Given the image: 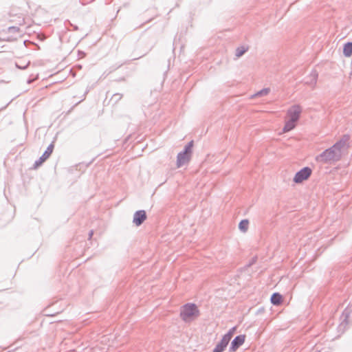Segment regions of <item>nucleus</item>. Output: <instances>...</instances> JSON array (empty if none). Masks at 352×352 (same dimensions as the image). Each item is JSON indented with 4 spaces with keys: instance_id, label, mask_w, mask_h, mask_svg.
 <instances>
[{
    "instance_id": "1",
    "label": "nucleus",
    "mask_w": 352,
    "mask_h": 352,
    "mask_svg": "<svg viewBox=\"0 0 352 352\" xmlns=\"http://www.w3.org/2000/svg\"><path fill=\"white\" fill-rule=\"evenodd\" d=\"M348 136L343 137L331 147L326 149L316 158V161L323 164H332L340 160L342 151L346 146Z\"/></svg>"
},
{
    "instance_id": "2",
    "label": "nucleus",
    "mask_w": 352,
    "mask_h": 352,
    "mask_svg": "<svg viewBox=\"0 0 352 352\" xmlns=\"http://www.w3.org/2000/svg\"><path fill=\"white\" fill-rule=\"evenodd\" d=\"M200 315L198 306L194 303H187L180 309V318L186 322H190L196 320Z\"/></svg>"
},
{
    "instance_id": "3",
    "label": "nucleus",
    "mask_w": 352,
    "mask_h": 352,
    "mask_svg": "<svg viewBox=\"0 0 352 352\" xmlns=\"http://www.w3.org/2000/svg\"><path fill=\"white\" fill-rule=\"evenodd\" d=\"M311 173L309 167H305L296 173L293 180L296 184L302 183L311 176Z\"/></svg>"
},
{
    "instance_id": "4",
    "label": "nucleus",
    "mask_w": 352,
    "mask_h": 352,
    "mask_svg": "<svg viewBox=\"0 0 352 352\" xmlns=\"http://www.w3.org/2000/svg\"><path fill=\"white\" fill-rule=\"evenodd\" d=\"M302 113V107L299 104H294L288 109L287 116L289 120L298 122Z\"/></svg>"
},
{
    "instance_id": "5",
    "label": "nucleus",
    "mask_w": 352,
    "mask_h": 352,
    "mask_svg": "<svg viewBox=\"0 0 352 352\" xmlns=\"http://www.w3.org/2000/svg\"><path fill=\"white\" fill-rule=\"evenodd\" d=\"M54 150V144H51L47 148L43 155L39 158L38 161L35 162V168H37L41 165L51 155Z\"/></svg>"
},
{
    "instance_id": "6",
    "label": "nucleus",
    "mask_w": 352,
    "mask_h": 352,
    "mask_svg": "<svg viewBox=\"0 0 352 352\" xmlns=\"http://www.w3.org/2000/svg\"><path fill=\"white\" fill-rule=\"evenodd\" d=\"M146 219V212L144 210H139L134 214L133 223L137 226H140Z\"/></svg>"
},
{
    "instance_id": "7",
    "label": "nucleus",
    "mask_w": 352,
    "mask_h": 352,
    "mask_svg": "<svg viewBox=\"0 0 352 352\" xmlns=\"http://www.w3.org/2000/svg\"><path fill=\"white\" fill-rule=\"evenodd\" d=\"M245 336L244 335H240L236 336L232 342L230 347V351H235L240 346H241L245 342Z\"/></svg>"
},
{
    "instance_id": "8",
    "label": "nucleus",
    "mask_w": 352,
    "mask_h": 352,
    "mask_svg": "<svg viewBox=\"0 0 352 352\" xmlns=\"http://www.w3.org/2000/svg\"><path fill=\"white\" fill-rule=\"evenodd\" d=\"M190 155H191V154H190L186 151L179 153L177 155V167H180L182 165H184V164L188 163L190 160Z\"/></svg>"
},
{
    "instance_id": "9",
    "label": "nucleus",
    "mask_w": 352,
    "mask_h": 352,
    "mask_svg": "<svg viewBox=\"0 0 352 352\" xmlns=\"http://www.w3.org/2000/svg\"><path fill=\"white\" fill-rule=\"evenodd\" d=\"M296 122H297L296 121L288 119L285 122V126L283 129V133H287L294 129L296 126Z\"/></svg>"
},
{
    "instance_id": "10",
    "label": "nucleus",
    "mask_w": 352,
    "mask_h": 352,
    "mask_svg": "<svg viewBox=\"0 0 352 352\" xmlns=\"http://www.w3.org/2000/svg\"><path fill=\"white\" fill-rule=\"evenodd\" d=\"M249 50V47L247 45H241L238 47L235 50V57L239 58L242 56Z\"/></svg>"
},
{
    "instance_id": "11",
    "label": "nucleus",
    "mask_w": 352,
    "mask_h": 352,
    "mask_svg": "<svg viewBox=\"0 0 352 352\" xmlns=\"http://www.w3.org/2000/svg\"><path fill=\"white\" fill-rule=\"evenodd\" d=\"M343 54L346 57H350L352 55V42H348L344 45Z\"/></svg>"
},
{
    "instance_id": "12",
    "label": "nucleus",
    "mask_w": 352,
    "mask_h": 352,
    "mask_svg": "<svg viewBox=\"0 0 352 352\" xmlns=\"http://www.w3.org/2000/svg\"><path fill=\"white\" fill-rule=\"evenodd\" d=\"M282 296L278 293H274L271 297V302L274 305H278L281 303Z\"/></svg>"
},
{
    "instance_id": "13",
    "label": "nucleus",
    "mask_w": 352,
    "mask_h": 352,
    "mask_svg": "<svg viewBox=\"0 0 352 352\" xmlns=\"http://www.w3.org/2000/svg\"><path fill=\"white\" fill-rule=\"evenodd\" d=\"M232 337V332L230 331L227 334H226L222 338H221V351L223 350V348L226 347L229 342L230 338Z\"/></svg>"
},
{
    "instance_id": "14",
    "label": "nucleus",
    "mask_w": 352,
    "mask_h": 352,
    "mask_svg": "<svg viewBox=\"0 0 352 352\" xmlns=\"http://www.w3.org/2000/svg\"><path fill=\"white\" fill-rule=\"evenodd\" d=\"M270 92V88H264V89L257 91L254 94H253L250 98H254L256 97L267 96Z\"/></svg>"
},
{
    "instance_id": "15",
    "label": "nucleus",
    "mask_w": 352,
    "mask_h": 352,
    "mask_svg": "<svg viewBox=\"0 0 352 352\" xmlns=\"http://www.w3.org/2000/svg\"><path fill=\"white\" fill-rule=\"evenodd\" d=\"M248 226L249 221L248 219H243L241 221V222L239 224V228L243 232H247V230H248Z\"/></svg>"
},
{
    "instance_id": "16",
    "label": "nucleus",
    "mask_w": 352,
    "mask_h": 352,
    "mask_svg": "<svg viewBox=\"0 0 352 352\" xmlns=\"http://www.w3.org/2000/svg\"><path fill=\"white\" fill-rule=\"evenodd\" d=\"M193 146V141H191L188 143V144L185 147L184 151L191 154L192 153V148Z\"/></svg>"
},
{
    "instance_id": "17",
    "label": "nucleus",
    "mask_w": 352,
    "mask_h": 352,
    "mask_svg": "<svg viewBox=\"0 0 352 352\" xmlns=\"http://www.w3.org/2000/svg\"><path fill=\"white\" fill-rule=\"evenodd\" d=\"M311 76H312L313 79H312L311 82H309V84L312 85L313 86H315L316 84L318 74L316 72H314L311 74Z\"/></svg>"
},
{
    "instance_id": "18",
    "label": "nucleus",
    "mask_w": 352,
    "mask_h": 352,
    "mask_svg": "<svg viewBox=\"0 0 352 352\" xmlns=\"http://www.w3.org/2000/svg\"><path fill=\"white\" fill-rule=\"evenodd\" d=\"M219 345H217L213 352H220V348Z\"/></svg>"
},
{
    "instance_id": "19",
    "label": "nucleus",
    "mask_w": 352,
    "mask_h": 352,
    "mask_svg": "<svg viewBox=\"0 0 352 352\" xmlns=\"http://www.w3.org/2000/svg\"><path fill=\"white\" fill-rule=\"evenodd\" d=\"M24 23H25L23 21L22 23H19V25H24Z\"/></svg>"
},
{
    "instance_id": "20",
    "label": "nucleus",
    "mask_w": 352,
    "mask_h": 352,
    "mask_svg": "<svg viewBox=\"0 0 352 352\" xmlns=\"http://www.w3.org/2000/svg\"><path fill=\"white\" fill-rule=\"evenodd\" d=\"M317 352H320V351H318Z\"/></svg>"
}]
</instances>
